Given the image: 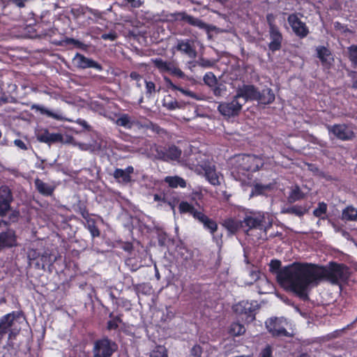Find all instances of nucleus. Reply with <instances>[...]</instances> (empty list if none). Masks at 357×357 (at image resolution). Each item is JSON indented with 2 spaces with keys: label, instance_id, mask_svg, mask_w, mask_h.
<instances>
[{
  "label": "nucleus",
  "instance_id": "1",
  "mask_svg": "<svg viewBox=\"0 0 357 357\" xmlns=\"http://www.w3.org/2000/svg\"><path fill=\"white\" fill-rule=\"evenodd\" d=\"M304 268L302 273L305 278L303 301L308 300V289L310 286L317 284L323 280L332 284L346 282L351 273L346 264L336 261H330L326 266L307 262Z\"/></svg>",
  "mask_w": 357,
  "mask_h": 357
},
{
  "label": "nucleus",
  "instance_id": "2",
  "mask_svg": "<svg viewBox=\"0 0 357 357\" xmlns=\"http://www.w3.org/2000/svg\"><path fill=\"white\" fill-rule=\"evenodd\" d=\"M307 262H294L281 268L282 263L279 259H272L269 264V270L276 274L277 281L282 286L292 291L303 300L304 294V275L302 273Z\"/></svg>",
  "mask_w": 357,
  "mask_h": 357
},
{
  "label": "nucleus",
  "instance_id": "3",
  "mask_svg": "<svg viewBox=\"0 0 357 357\" xmlns=\"http://www.w3.org/2000/svg\"><path fill=\"white\" fill-rule=\"evenodd\" d=\"M23 313L13 311L0 319V342L6 340H15L21 328L18 326L23 320Z\"/></svg>",
  "mask_w": 357,
  "mask_h": 357
},
{
  "label": "nucleus",
  "instance_id": "4",
  "mask_svg": "<svg viewBox=\"0 0 357 357\" xmlns=\"http://www.w3.org/2000/svg\"><path fill=\"white\" fill-rule=\"evenodd\" d=\"M117 349L116 342L107 337L98 339L93 343V357H112Z\"/></svg>",
  "mask_w": 357,
  "mask_h": 357
},
{
  "label": "nucleus",
  "instance_id": "5",
  "mask_svg": "<svg viewBox=\"0 0 357 357\" xmlns=\"http://www.w3.org/2000/svg\"><path fill=\"white\" fill-rule=\"evenodd\" d=\"M155 158L163 161L176 160L180 158L182 151L176 146H155Z\"/></svg>",
  "mask_w": 357,
  "mask_h": 357
},
{
  "label": "nucleus",
  "instance_id": "6",
  "mask_svg": "<svg viewBox=\"0 0 357 357\" xmlns=\"http://www.w3.org/2000/svg\"><path fill=\"white\" fill-rule=\"evenodd\" d=\"M299 15L301 13H298L289 14L287 22L294 33L299 38L303 39L308 36L310 29L306 23L300 19Z\"/></svg>",
  "mask_w": 357,
  "mask_h": 357
},
{
  "label": "nucleus",
  "instance_id": "7",
  "mask_svg": "<svg viewBox=\"0 0 357 357\" xmlns=\"http://www.w3.org/2000/svg\"><path fill=\"white\" fill-rule=\"evenodd\" d=\"M243 103L234 96L230 102H222L218 105V112L225 117L231 118L239 115Z\"/></svg>",
  "mask_w": 357,
  "mask_h": 357
},
{
  "label": "nucleus",
  "instance_id": "8",
  "mask_svg": "<svg viewBox=\"0 0 357 357\" xmlns=\"http://www.w3.org/2000/svg\"><path fill=\"white\" fill-rule=\"evenodd\" d=\"M238 161L239 166L243 170L250 172L258 171L264 165L261 158L255 155H243Z\"/></svg>",
  "mask_w": 357,
  "mask_h": 357
},
{
  "label": "nucleus",
  "instance_id": "9",
  "mask_svg": "<svg viewBox=\"0 0 357 357\" xmlns=\"http://www.w3.org/2000/svg\"><path fill=\"white\" fill-rule=\"evenodd\" d=\"M265 324L268 331L273 337L288 335V332L285 328V320L282 318H270L266 321Z\"/></svg>",
  "mask_w": 357,
  "mask_h": 357
},
{
  "label": "nucleus",
  "instance_id": "10",
  "mask_svg": "<svg viewBox=\"0 0 357 357\" xmlns=\"http://www.w3.org/2000/svg\"><path fill=\"white\" fill-rule=\"evenodd\" d=\"M329 133H332L337 139L342 141L351 140L354 132L346 124L326 125Z\"/></svg>",
  "mask_w": 357,
  "mask_h": 357
},
{
  "label": "nucleus",
  "instance_id": "11",
  "mask_svg": "<svg viewBox=\"0 0 357 357\" xmlns=\"http://www.w3.org/2000/svg\"><path fill=\"white\" fill-rule=\"evenodd\" d=\"M233 310L236 314L244 316L245 317H242V319L246 322H252L255 319V309L252 303L248 301L239 302L234 305Z\"/></svg>",
  "mask_w": 357,
  "mask_h": 357
},
{
  "label": "nucleus",
  "instance_id": "12",
  "mask_svg": "<svg viewBox=\"0 0 357 357\" xmlns=\"http://www.w3.org/2000/svg\"><path fill=\"white\" fill-rule=\"evenodd\" d=\"M258 90L254 85L244 84L242 87L236 90V98H243V105L249 100H256L257 99Z\"/></svg>",
  "mask_w": 357,
  "mask_h": 357
},
{
  "label": "nucleus",
  "instance_id": "13",
  "mask_svg": "<svg viewBox=\"0 0 357 357\" xmlns=\"http://www.w3.org/2000/svg\"><path fill=\"white\" fill-rule=\"evenodd\" d=\"M17 245V238L15 231L8 229L0 233V250L12 248Z\"/></svg>",
  "mask_w": 357,
  "mask_h": 357
},
{
  "label": "nucleus",
  "instance_id": "14",
  "mask_svg": "<svg viewBox=\"0 0 357 357\" xmlns=\"http://www.w3.org/2000/svg\"><path fill=\"white\" fill-rule=\"evenodd\" d=\"M270 43L268 47L270 51L275 52L279 51L282 47L283 40L282 34L279 27H273L272 29L268 30Z\"/></svg>",
  "mask_w": 357,
  "mask_h": 357
},
{
  "label": "nucleus",
  "instance_id": "15",
  "mask_svg": "<svg viewBox=\"0 0 357 357\" xmlns=\"http://www.w3.org/2000/svg\"><path fill=\"white\" fill-rule=\"evenodd\" d=\"M264 223H265L264 215L260 213L246 215L242 221V224H245L248 227V231L252 229H261Z\"/></svg>",
  "mask_w": 357,
  "mask_h": 357
},
{
  "label": "nucleus",
  "instance_id": "16",
  "mask_svg": "<svg viewBox=\"0 0 357 357\" xmlns=\"http://www.w3.org/2000/svg\"><path fill=\"white\" fill-rule=\"evenodd\" d=\"M174 19L187 22L190 25L197 26L202 29H208V24L202 20L192 15H188L185 12L176 13L174 15Z\"/></svg>",
  "mask_w": 357,
  "mask_h": 357
},
{
  "label": "nucleus",
  "instance_id": "17",
  "mask_svg": "<svg viewBox=\"0 0 357 357\" xmlns=\"http://www.w3.org/2000/svg\"><path fill=\"white\" fill-rule=\"evenodd\" d=\"M75 60L77 62V67L79 68H94L98 71H101L102 70V66L101 64L91 59L86 57L79 53H77L75 57Z\"/></svg>",
  "mask_w": 357,
  "mask_h": 357
},
{
  "label": "nucleus",
  "instance_id": "18",
  "mask_svg": "<svg viewBox=\"0 0 357 357\" xmlns=\"http://www.w3.org/2000/svg\"><path fill=\"white\" fill-rule=\"evenodd\" d=\"M196 205L198 206L199 208L202 209V211H204L203 207H201L198 203H196ZM195 220H197L199 223L202 224L204 228L206 230H208L213 235L218 230L217 222L214 220L208 218L203 211L200 213Z\"/></svg>",
  "mask_w": 357,
  "mask_h": 357
},
{
  "label": "nucleus",
  "instance_id": "19",
  "mask_svg": "<svg viewBox=\"0 0 357 357\" xmlns=\"http://www.w3.org/2000/svg\"><path fill=\"white\" fill-rule=\"evenodd\" d=\"M34 185L38 193L44 197L52 196L56 189L55 185L45 183L39 178L34 180Z\"/></svg>",
  "mask_w": 357,
  "mask_h": 357
},
{
  "label": "nucleus",
  "instance_id": "20",
  "mask_svg": "<svg viewBox=\"0 0 357 357\" xmlns=\"http://www.w3.org/2000/svg\"><path fill=\"white\" fill-rule=\"evenodd\" d=\"M177 51L188 55L190 58L196 56V50L193 47V42L189 39L179 40L175 47Z\"/></svg>",
  "mask_w": 357,
  "mask_h": 357
},
{
  "label": "nucleus",
  "instance_id": "21",
  "mask_svg": "<svg viewBox=\"0 0 357 357\" xmlns=\"http://www.w3.org/2000/svg\"><path fill=\"white\" fill-rule=\"evenodd\" d=\"M13 340H6L0 342V357H14L17 349L13 343Z\"/></svg>",
  "mask_w": 357,
  "mask_h": 357
},
{
  "label": "nucleus",
  "instance_id": "22",
  "mask_svg": "<svg viewBox=\"0 0 357 357\" xmlns=\"http://www.w3.org/2000/svg\"><path fill=\"white\" fill-rule=\"evenodd\" d=\"M133 172L134 168L132 166H128L125 169L116 168L113 173V176L118 182L128 183L131 181V174Z\"/></svg>",
  "mask_w": 357,
  "mask_h": 357
},
{
  "label": "nucleus",
  "instance_id": "23",
  "mask_svg": "<svg viewBox=\"0 0 357 357\" xmlns=\"http://www.w3.org/2000/svg\"><path fill=\"white\" fill-rule=\"evenodd\" d=\"M178 209L180 214H188L195 220L202 211V209L199 210L196 208L192 204L189 203L187 201H181L178 204Z\"/></svg>",
  "mask_w": 357,
  "mask_h": 357
},
{
  "label": "nucleus",
  "instance_id": "24",
  "mask_svg": "<svg viewBox=\"0 0 357 357\" xmlns=\"http://www.w3.org/2000/svg\"><path fill=\"white\" fill-rule=\"evenodd\" d=\"M317 57L319 59L322 66L330 67L333 59L331 56V52L325 46H319L316 49Z\"/></svg>",
  "mask_w": 357,
  "mask_h": 357
},
{
  "label": "nucleus",
  "instance_id": "25",
  "mask_svg": "<svg viewBox=\"0 0 357 357\" xmlns=\"http://www.w3.org/2000/svg\"><path fill=\"white\" fill-rule=\"evenodd\" d=\"M257 99L259 103L263 105H269L275 100V94L270 88L263 89L261 91H258Z\"/></svg>",
  "mask_w": 357,
  "mask_h": 357
},
{
  "label": "nucleus",
  "instance_id": "26",
  "mask_svg": "<svg viewBox=\"0 0 357 357\" xmlns=\"http://www.w3.org/2000/svg\"><path fill=\"white\" fill-rule=\"evenodd\" d=\"M63 137L60 133H50L45 130L43 133L38 135V139L40 142L50 144L61 142Z\"/></svg>",
  "mask_w": 357,
  "mask_h": 357
},
{
  "label": "nucleus",
  "instance_id": "27",
  "mask_svg": "<svg viewBox=\"0 0 357 357\" xmlns=\"http://www.w3.org/2000/svg\"><path fill=\"white\" fill-rule=\"evenodd\" d=\"M164 181L168 184V185L172 188H176L178 187L184 188L186 187L185 181L178 176H166L164 179Z\"/></svg>",
  "mask_w": 357,
  "mask_h": 357
},
{
  "label": "nucleus",
  "instance_id": "28",
  "mask_svg": "<svg viewBox=\"0 0 357 357\" xmlns=\"http://www.w3.org/2000/svg\"><path fill=\"white\" fill-rule=\"evenodd\" d=\"M91 215L84 218L86 223L84 224L85 227L89 231L93 238L98 237L100 234V231L96 225V220L91 218Z\"/></svg>",
  "mask_w": 357,
  "mask_h": 357
},
{
  "label": "nucleus",
  "instance_id": "29",
  "mask_svg": "<svg viewBox=\"0 0 357 357\" xmlns=\"http://www.w3.org/2000/svg\"><path fill=\"white\" fill-rule=\"evenodd\" d=\"M205 176L208 182L213 185H220L219 177L215 171V167L208 166L204 169Z\"/></svg>",
  "mask_w": 357,
  "mask_h": 357
},
{
  "label": "nucleus",
  "instance_id": "30",
  "mask_svg": "<svg viewBox=\"0 0 357 357\" xmlns=\"http://www.w3.org/2000/svg\"><path fill=\"white\" fill-rule=\"evenodd\" d=\"M154 66L158 69L160 73H168L172 70V63L164 61L161 58H155L152 59Z\"/></svg>",
  "mask_w": 357,
  "mask_h": 357
},
{
  "label": "nucleus",
  "instance_id": "31",
  "mask_svg": "<svg viewBox=\"0 0 357 357\" xmlns=\"http://www.w3.org/2000/svg\"><path fill=\"white\" fill-rule=\"evenodd\" d=\"M242 222H238L234 219L229 218L225 220L223 226L231 233L235 234L242 227Z\"/></svg>",
  "mask_w": 357,
  "mask_h": 357
},
{
  "label": "nucleus",
  "instance_id": "32",
  "mask_svg": "<svg viewBox=\"0 0 357 357\" xmlns=\"http://www.w3.org/2000/svg\"><path fill=\"white\" fill-rule=\"evenodd\" d=\"M342 219L347 221H355L357 220V208L352 206H347L342 211Z\"/></svg>",
  "mask_w": 357,
  "mask_h": 357
},
{
  "label": "nucleus",
  "instance_id": "33",
  "mask_svg": "<svg viewBox=\"0 0 357 357\" xmlns=\"http://www.w3.org/2000/svg\"><path fill=\"white\" fill-rule=\"evenodd\" d=\"M245 332V328L243 324L238 322H233L229 328V333L232 336H240Z\"/></svg>",
  "mask_w": 357,
  "mask_h": 357
},
{
  "label": "nucleus",
  "instance_id": "34",
  "mask_svg": "<svg viewBox=\"0 0 357 357\" xmlns=\"http://www.w3.org/2000/svg\"><path fill=\"white\" fill-rule=\"evenodd\" d=\"M287 212L291 214H294L298 217H301L307 212V208L305 205H294L289 207L287 209Z\"/></svg>",
  "mask_w": 357,
  "mask_h": 357
},
{
  "label": "nucleus",
  "instance_id": "35",
  "mask_svg": "<svg viewBox=\"0 0 357 357\" xmlns=\"http://www.w3.org/2000/svg\"><path fill=\"white\" fill-rule=\"evenodd\" d=\"M123 314L116 315L114 319H109L107 323V329L108 331L116 330L119 324L123 323Z\"/></svg>",
  "mask_w": 357,
  "mask_h": 357
},
{
  "label": "nucleus",
  "instance_id": "36",
  "mask_svg": "<svg viewBox=\"0 0 357 357\" xmlns=\"http://www.w3.org/2000/svg\"><path fill=\"white\" fill-rule=\"evenodd\" d=\"M116 124L127 129H131L133 126V123L131 121L130 116L127 114H122L119 118H118L116 120Z\"/></svg>",
  "mask_w": 357,
  "mask_h": 357
},
{
  "label": "nucleus",
  "instance_id": "37",
  "mask_svg": "<svg viewBox=\"0 0 357 357\" xmlns=\"http://www.w3.org/2000/svg\"><path fill=\"white\" fill-rule=\"evenodd\" d=\"M33 109H36L37 111H39L40 114H45L48 117L53 118L54 119H59V116L53 112L49 110L48 109L45 108L43 106L39 105H33L31 107Z\"/></svg>",
  "mask_w": 357,
  "mask_h": 357
},
{
  "label": "nucleus",
  "instance_id": "38",
  "mask_svg": "<svg viewBox=\"0 0 357 357\" xmlns=\"http://www.w3.org/2000/svg\"><path fill=\"white\" fill-rule=\"evenodd\" d=\"M75 211L77 213H79V214H81V215L82 216V218L84 219L86 218H88V216L91 215V214H89V211L87 209V206H86V204L80 200L78 201L77 204L75 206Z\"/></svg>",
  "mask_w": 357,
  "mask_h": 357
},
{
  "label": "nucleus",
  "instance_id": "39",
  "mask_svg": "<svg viewBox=\"0 0 357 357\" xmlns=\"http://www.w3.org/2000/svg\"><path fill=\"white\" fill-rule=\"evenodd\" d=\"M271 189V185H263L261 183H256L252 190V195H263L266 190H268Z\"/></svg>",
  "mask_w": 357,
  "mask_h": 357
},
{
  "label": "nucleus",
  "instance_id": "40",
  "mask_svg": "<svg viewBox=\"0 0 357 357\" xmlns=\"http://www.w3.org/2000/svg\"><path fill=\"white\" fill-rule=\"evenodd\" d=\"M149 357H167V351L164 346H156L151 352Z\"/></svg>",
  "mask_w": 357,
  "mask_h": 357
},
{
  "label": "nucleus",
  "instance_id": "41",
  "mask_svg": "<svg viewBox=\"0 0 357 357\" xmlns=\"http://www.w3.org/2000/svg\"><path fill=\"white\" fill-rule=\"evenodd\" d=\"M203 79L204 83L209 86H215L218 83L216 77L212 72L206 73L204 75Z\"/></svg>",
  "mask_w": 357,
  "mask_h": 357
},
{
  "label": "nucleus",
  "instance_id": "42",
  "mask_svg": "<svg viewBox=\"0 0 357 357\" xmlns=\"http://www.w3.org/2000/svg\"><path fill=\"white\" fill-rule=\"evenodd\" d=\"M303 197V193L300 190L298 187H296L295 189H294L289 196V202H295L298 200L301 199Z\"/></svg>",
  "mask_w": 357,
  "mask_h": 357
},
{
  "label": "nucleus",
  "instance_id": "43",
  "mask_svg": "<svg viewBox=\"0 0 357 357\" xmlns=\"http://www.w3.org/2000/svg\"><path fill=\"white\" fill-rule=\"evenodd\" d=\"M327 211V204L324 202H319L317 208L313 211V215L317 218H321Z\"/></svg>",
  "mask_w": 357,
  "mask_h": 357
},
{
  "label": "nucleus",
  "instance_id": "44",
  "mask_svg": "<svg viewBox=\"0 0 357 357\" xmlns=\"http://www.w3.org/2000/svg\"><path fill=\"white\" fill-rule=\"evenodd\" d=\"M349 59L351 62L357 66V44L348 47Z\"/></svg>",
  "mask_w": 357,
  "mask_h": 357
},
{
  "label": "nucleus",
  "instance_id": "45",
  "mask_svg": "<svg viewBox=\"0 0 357 357\" xmlns=\"http://www.w3.org/2000/svg\"><path fill=\"white\" fill-rule=\"evenodd\" d=\"M28 0H0V2L6 5L13 4L17 8H22L26 6Z\"/></svg>",
  "mask_w": 357,
  "mask_h": 357
},
{
  "label": "nucleus",
  "instance_id": "46",
  "mask_svg": "<svg viewBox=\"0 0 357 357\" xmlns=\"http://www.w3.org/2000/svg\"><path fill=\"white\" fill-rule=\"evenodd\" d=\"M28 0H0V2L6 5L13 4L17 8H22L26 6Z\"/></svg>",
  "mask_w": 357,
  "mask_h": 357
},
{
  "label": "nucleus",
  "instance_id": "47",
  "mask_svg": "<svg viewBox=\"0 0 357 357\" xmlns=\"http://www.w3.org/2000/svg\"><path fill=\"white\" fill-rule=\"evenodd\" d=\"M146 88V95L150 97L153 93L155 92V84L152 81L144 80Z\"/></svg>",
  "mask_w": 357,
  "mask_h": 357
},
{
  "label": "nucleus",
  "instance_id": "48",
  "mask_svg": "<svg viewBox=\"0 0 357 357\" xmlns=\"http://www.w3.org/2000/svg\"><path fill=\"white\" fill-rule=\"evenodd\" d=\"M130 77L132 80L136 81L137 87L141 88L142 84L141 81L143 79L142 76L136 71H132L130 73Z\"/></svg>",
  "mask_w": 357,
  "mask_h": 357
},
{
  "label": "nucleus",
  "instance_id": "49",
  "mask_svg": "<svg viewBox=\"0 0 357 357\" xmlns=\"http://www.w3.org/2000/svg\"><path fill=\"white\" fill-rule=\"evenodd\" d=\"M163 101V105L171 110L175 109L178 106V102L175 100L170 99L167 101V99L165 98Z\"/></svg>",
  "mask_w": 357,
  "mask_h": 357
},
{
  "label": "nucleus",
  "instance_id": "50",
  "mask_svg": "<svg viewBox=\"0 0 357 357\" xmlns=\"http://www.w3.org/2000/svg\"><path fill=\"white\" fill-rule=\"evenodd\" d=\"M202 352V348L199 344L194 345L190 350V354L194 357H201Z\"/></svg>",
  "mask_w": 357,
  "mask_h": 357
},
{
  "label": "nucleus",
  "instance_id": "51",
  "mask_svg": "<svg viewBox=\"0 0 357 357\" xmlns=\"http://www.w3.org/2000/svg\"><path fill=\"white\" fill-rule=\"evenodd\" d=\"M117 38V33L114 31L101 35V38L105 40L114 41Z\"/></svg>",
  "mask_w": 357,
  "mask_h": 357
},
{
  "label": "nucleus",
  "instance_id": "52",
  "mask_svg": "<svg viewBox=\"0 0 357 357\" xmlns=\"http://www.w3.org/2000/svg\"><path fill=\"white\" fill-rule=\"evenodd\" d=\"M14 144L18 147L20 149H22L23 151H26L28 150V146L27 144L24 142L22 141V139H16L14 140L13 142Z\"/></svg>",
  "mask_w": 357,
  "mask_h": 357
},
{
  "label": "nucleus",
  "instance_id": "53",
  "mask_svg": "<svg viewBox=\"0 0 357 357\" xmlns=\"http://www.w3.org/2000/svg\"><path fill=\"white\" fill-rule=\"evenodd\" d=\"M260 357H272V348L270 345L266 346L260 353Z\"/></svg>",
  "mask_w": 357,
  "mask_h": 357
},
{
  "label": "nucleus",
  "instance_id": "54",
  "mask_svg": "<svg viewBox=\"0 0 357 357\" xmlns=\"http://www.w3.org/2000/svg\"><path fill=\"white\" fill-rule=\"evenodd\" d=\"M266 20L268 25V30L272 29L274 27H278L274 22L275 18L273 14H268L266 15Z\"/></svg>",
  "mask_w": 357,
  "mask_h": 357
},
{
  "label": "nucleus",
  "instance_id": "55",
  "mask_svg": "<svg viewBox=\"0 0 357 357\" xmlns=\"http://www.w3.org/2000/svg\"><path fill=\"white\" fill-rule=\"evenodd\" d=\"M16 100L13 97H8L5 94L2 95L0 97V105L7 103V102H15Z\"/></svg>",
  "mask_w": 357,
  "mask_h": 357
},
{
  "label": "nucleus",
  "instance_id": "56",
  "mask_svg": "<svg viewBox=\"0 0 357 357\" xmlns=\"http://www.w3.org/2000/svg\"><path fill=\"white\" fill-rule=\"evenodd\" d=\"M75 122L78 125L81 126L84 130H90L91 126L89 125V123L84 119H77Z\"/></svg>",
  "mask_w": 357,
  "mask_h": 357
},
{
  "label": "nucleus",
  "instance_id": "57",
  "mask_svg": "<svg viewBox=\"0 0 357 357\" xmlns=\"http://www.w3.org/2000/svg\"><path fill=\"white\" fill-rule=\"evenodd\" d=\"M165 80H166L167 82H169L172 85L174 89H176L178 90H179L180 91H181L182 93H183L185 94H187V95H188L190 97H194L195 96L193 92H192L190 91H185L183 89L178 88L176 86L173 85L169 79L165 78Z\"/></svg>",
  "mask_w": 357,
  "mask_h": 357
},
{
  "label": "nucleus",
  "instance_id": "58",
  "mask_svg": "<svg viewBox=\"0 0 357 357\" xmlns=\"http://www.w3.org/2000/svg\"><path fill=\"white\" fill-rule=\"evenodd\" d=\"M334 28L337 31H342L343 32H345L347 29L346 26L339 22H334Z\"/></svg>",
  "mask_w": 357,
  "mask_h": 357
},
{
  "label": "nucleus",
  "instance_id": "59",
  "mask_svg": "<svg viewBox=\"0 0 357 357\" xmlns=\"http://www.w3.org/2000/svg\"><path fill=\"white\" fill-rule=\"evenodd\" d=\"M67 41L68 44H73L77 47H81L83 45L82 42L74 38H69Z\"/></svg>",
  "mask_w": 357,
  "mask_h": 357
},
{
  "label": "nucleus",
  "instance_id": "60",
  "mask_svg": "<svg viewBox=\"0 0 357 357\" xmlns=\"http://www.w3.org/2000/svg\"><path fill=\"white\" fill-rule=\"evenodd\" d=\"M178 202V197H173L171 200L168 202L169 205L171 206L172 209L174 208L175 206Z\"/></svg>",
  "mask_w": 357,
  "mask_h": 357
},
{
  "label": "nucleus",
  "instance_id": "61",
  "mask_svg": "<svg viewBox=\"0 0 357 357\" xmlns=\"http://www.w3.org/2000/svg\"><path fill=\"white\" fill-rule=\"evenodd\" d=\"M213 94L215 96H220L222 94V89L219 86H215L213 89Z\"/></svg>",
  "mask_w": 357,
  "mask_h": 357
},
{
  "label": "nucleus",
  "instance_id": "62",
  "mask_svg": "<svg viewBox=\"0 0 357 357\" xmlns=\"http://www.w3.org/2000/svg\"><path fill=\"white\" fill-rule=\"evenodd\" d=\"M36 167L38 169H42V170H45V168H46V166H45V160H42L40 163H37L36 164Z\"/></svg>",
  "mask_w": 357,
  "mask_h": 357
},
{
  "label": "nucleus",
  "instance_id": "63",
  "mask_svg": "<svg viewBox=\"0 0 357 357\" xmlns=\"http://www.w3.org/2000/svg\"><path fill=\"white\" fill-rule=\"evenodd\" d=\"M89 11L92 15H93L96 17H100L101 16V13L98 10L90 8Z\"/></svg>",
  "mask_w": 357,
  "mask_h": 357
},
{
  "label": "nucleus",
  "instance_id": "64",
  "mask_svg": "<svg viewBox=\"0 0 357 357\" xmlns=\"http://www.w3.org/2000/svg\"><path fill=\"white\" fill-rule=\"evenodd\" d=\"M132 285L133 286L134 290L135 291H138L141 286V284H134L133 280L132 281Z\"/></svg>",
  "mask_w": 357,
  "mask_h": 357
}]
</instances>
